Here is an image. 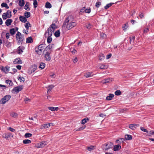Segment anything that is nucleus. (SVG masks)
<instances>
[{"label": "nucleus", "instance_id": "nucleus-38", "mask_svg": "<svg viewBox=\"0 0 154 154\" xmlns=\"http://www.w3.org/2000/svg\"><path fill=\"white\" fill-rule=\"evenodd\" d=\"M113 4H114L113 3H110L108 4H107L105 6L104 8L106 9H107L108 8H109L110 7H111L112 5Z\"/></svg>", "mask_w": 154, "mask_h": 154}, {"label": "nucleus", "instance_id": "nucleus-8", "mask_svg": "<svg viewBox=\"0 0 154 154\" xmlns=\"http://www.w3.org/2000/svg\"><path fill=\"white\" fill-rule=\"evenodd\" d=\"M54 44H50L48 45L46 48H45V50H44L43 53H45V52L46 51H50V52H51L52 51V49Z\"/></svg>", "mask_w": 154, "mask_h": 154}, {"label": "nucleus", "instance_id": "nucleus-33", "mask_svg": "<svg viewBox=\"0 0 154 154\" xmlns=\"http://www.w3.org/2000/svg\"><path fill=\"white\" fill-rule=\"evenodd\" d=\"M94 146H88L87 149L89 151H92L94 149Z\"/></svg>", "mask_w": 154, "mask_h": 154}, {"label": "nucleus", "instance_id": "nucleus-19", "mask_svg": "<svg viewBox=\"0 0 154 154\" xmlns=\"http://www.w3.org/2000/svg\"><path fill=\"white\" fill-rule=\"evenodd\" d=\"M114 95L113 94H109V96L106 97V99L108 100H111L112 99V98L114 97Z\"/></svg>", "mask_w": 154, "mask_h": 154}, {"label": "nucleus", "instance_id": "nucleus-15", "mask_svg": "<svg viewBox=\"0 0 154 154\" xmlns=\"http://www.w3.org/2000/svg\"><path fill=\"white\" fill-rule=\"evenodd\" d=\"M57 26L55 23H52L50 27L49 28L51 30H53L54 32V30L57 28Z\"/></svg>", "mask_w": 154, "mask_h": 154}, {"label": "nucleus", "instance_id": "nucleus-27", "mask_svg": "<svg viewBox=\"0 0 154 154\" xmlns=\"http://www.w3.org/2000/svg\"><path fill=\"white\" fill-rule=\"evenodd\" d=\"M45 66V64L42 62H41L40 63V65L39 66V68H41V69H42L44 68Z\"/></svg>", "mask_w": 154, "mask_h": 154}, {"label": "nucleus", "instance_id": "nucleus-16", "mask_svg": "<svg viewBox=\"0 0 154 154\" xmlns=\"http://www.w3.org/2000/svg\"><path fill=\"white\" fill-rule=\"evenodd\" d=\"M13 20L11 19H8L6 20L5 23L7 26H9L10 25L12 22Z\"/></svg>", "mask_w": 154, "mask_h": 154}, {"label": "nucleus", "instance_id": "nucleus-46", "mask_svg": "<svg viewBox=\"0 0 154 154\" xmlns=\"http://www.w3.org/2000/svg\"><path fill=\"white\" fill-rule=\"evenodd\" d=\"M32 134L29 133H26L25 134L24 136L26 138H28L32 136Z\"/></svg>", "mask_w": 154, "mask_h": 154}, {"label": "nucleus", "instance_id": "nucleus-1", "mask_svg": "<svg viewBox=\"0 0 154 154\" xmlns=\"http://www.w3.org/2000/svg\"><path fill=\"white\" fill-rule=\"evenodd\" d=\"M67 23L66 27L68 30H70L72 28L74 27L76 25V23L73 21V19L72 16H69L66 19L64 22V24H66Z\"/></svg>", "mask_w": 154, "mask_h": 154}, {"label": "nucleus", "instance_id": "nucleus-34", "mask_svg": "<svg viewBox=\"0 0 154 154\" xmlns=\"http://www.w3.org/2000/svg\"><path fill=\"white\" fill-rule=\"evenodd\" d=\"M10 32L12 35H14L16 32V31L14 28H12L10 29Z\"/></svg>", "mask_w": 154, "mask_h": 154}, {"label": "nucleus", "instance_id": "nucleus-43", "mask_svg": "<svg viewBox=\"0 0 154 154\" xmlns=\"http://www.w3.org/2000/svg\"><path fill=\"white\" fill-rule=\"evenodd\" d=\"M33 5L34 8H36L37 7L38 2L36 0H33Z\"/></svg>", "mask_w": 154, "mask_h": 154}, {"label": "nucleus", "instance_id": "nucleus-60", "mask_svg": "<svg viewBox=\"0 0 154 154\" xmlns=\"http://www.w3.org/2000/svg\"><path fill=\"white\" fill-rule=\"evenodd\" d=\"M24 101H25V103H27L28 102H29L30 101V99L28 98H26L25 100Z\"/></svg>", "mask_w": 154, "mask_h": 154}, {"label": "nucleus", "instance_id": "nucleus-44", "mask_svg": "<svg viewBox=\"0 0 154 154\" xmlns=\"http://www.w3.org/2000/svg\"><path fill=\"white\" fill-rule=\"evenodd\" d=\"M6 83L10 85H12L13 82L12 81L10 80H7L5 81Z\"/></svg>", "mask_w": 154, "mask_h": 154}, {"label": "nucleus", "instance_id": "nucleus-4", "mask_svg": "<svg viewBox=\"0 0 154 154\" xmlns=\"http://www.w3.org/2000/svg\"><path fill=\"white\" fill-rule=\"evenodd\" d=\"M45 47V45L44 44H41L39 45L38 47L35 48V52L38 54H41L42 51Z\"/></svg>", "mask_w": 154, "mask_h": 154}, {"label": "nucleus", "instance_id": "nucleus-57", "mask_svg": "<svg viewBox=\"0 0 154 154\" xmlns=\"http://www.w3.org/2000/svg\"><path fill=\"white\" fill-rule=\"evenodd\" d=\"M109 79H107L104 80V81L103 82V83H108L109 82Z\"/></svg>", "mask_w": 154, "mask_h": 154}, {"label": "nucleus", "instance_id": "nucleus-12", "mask_svg": "<svg viewBox=\"0 0 154 154\" xmlns=\"http://www.w3.org/2000/svg\"><path fill=\"white\" fill-rule=\"evenodd\" d=\"M48 143L47 141H43L38 144V148H42L44 147Z\"/></svg>", "mask_w": 154, "mask_h": 154}, {"label": "nucleus", "instance_id": "nucleus-61", "mask_svg": "<svg viewBox=\"0 0 154 154\" xmlns=\"http://www.w3.org/2000/svg\"><path fill=\"white\" fill-rule=\"evenodd\" d=\"M48 109L49 110L52 111H54V107H48Z\"/></svg>", "mask_w": 154, "mask_h": 154}, {"label": "nucleus", "instance_id": "nucleus-48", "mask_svg": "<svg viewBox=\"0 0 154 154\" xmlns=\"http://www.w3.org/2000/svg\"><path fill=\"white\" fill-rule=\"evenodd\" d=\"M125 140V139L124 138H120L119 139H118L116 141V143H118V142H119L121 143L122 142H123V141Z\"/></svg>", "mask_w": 154, "mask_h": 154}, {"label": "nucleus", "instance_id": "nucleus-25", "mask_svg": "<svg viewBox=\"0 0 154 154\" xmlns=\"http://www.w3.org/2000/svg\"><path fill=\"white\" fill-rule=\"evenodd\" d=\"M45 7L47 8H51L52 5L50 2H47L45 3Z\"/></svg>", "mask_w": 154, "mask_h": 154}, {"label": "nucleus", "instance_id": "nucleus-5", "mask_svg": "<svg viewBox=\"0 0 154 154\" xmlns=\"http://www.w3.org/2000/svg\"><path fill=\"white\" fill-rule=\"evenodd\" d=\"M11 98L10 95H8L5 96L0 100V102L1 104H4L8 101Z\"/></svg>", "mask_w": 154, "mask_h": 154}, {"label": "nucleus", "instance_id": "nucleus-39", "mask_svg": "<svg viewBox=\"0 0 154 154\" xmlns=\"http://www.w3.org/2000/svg\"><path fill=\"white\" fill-rule=\"evenodd\" d=\"M10 115L12 117L15 118L17 117L18 114L16 113L13 112L11 113Z\"/></svg>", "mask_w": 154, "mask_h": 154}, {"label": "nucleus", "instance_id": "nucleus-18", "mask_svg": "<svg viewBox=\"0 0 154 154\" xmlns=\"http://www.w3.org/2000/svg\"><path fill=\"white\" fill-rule=\"evenodd\" d=\"M121 146L120 145H115L113 148V150L114 151L119 150L121 148Z\"/></svg>", "mask_w": 154, "mask_h": 154}, {"label": "nucleus", "instance_id": "nucleus-40", "mask_svg": "<svg viewBox=\"0 0 154 154\" xmlns=\"http://www.w3.org/2000/svg\"><path fill=\"white\" fill-rule=\"evenodd\" d=\"M121 94V91L119 90L116 91L115 92V94L117 96L120 95Z\"/></svg>", "mask_w": 154, "mask_h": 154}, {"label": "nucleus", "instance_id": "nucleus-2", "mask_svg": "<svg viewBox=\"0 0 154 154\" xmlns=\"http://www.w3.org/2000/svg\"><path fill=\"white\" fill-rule=\"evenodd\" d=\"M17 41L18 45L22 44L24 40L23 35H22L19 32H17L16 34Z\"/></svg>", "mask_w": 154, "mask_h": 154}, {"label": "nucleus", "instance_id": "nucleus-7", "mask_svg": "<svg viewBox=\"0 0 154 154\" xmlns=\"http://www.w3.org/2000/svg\"><path fill=\"white\" fill-rule=\"evenodd\" d=\"M23 85H19L14 87L12 90V92L14 91V92L18 93L23 89Z\"/></svg>", "mask_w": 154, "mask_h": 154}, {"label": "nucleus", "instance_id": "nucleus-24", "mask_svg": "<svg viewBox=\"0 0 154 154\" xmlns=\"http://www.w3.org/2000/svg\"><path fill=\"white\" fill-rule=\"evenodd\" d=\"M33 42V39L31 37H29L26 38V43H30Z\"/></svg>", "mask_w": 154, "mask_h": 154}, {"label": "nucleus", "instance_id": "nucleus-26", "mask_svg": "<svg viewBox=\"0 0 154 154\" xmlns=\"http://www.w3.org/2000/svg\"><path fill=\"white\" fill-rule=\"evenodd\" d=\"M54 35L56 37H58L60 36V32L59 30H57L54 33Z\"/></svg>", "mask_w": 154, "mask_h": 154}, {"label": "nucleus", "instance_id": "nucleus-42", "mask_svg": "<svg viewBox=\"0 0 154 154\" xmlns=\"http://www.w3.org/2000/svg\"><path fill=\"white\" fill-rule=\"evenodd\" d=\"M85 127L86 126H85V125H84V126L82 125V126H81L79 128L77 129L76 130V131H79L82 130L83 129H84V128H85Z\"/></svg>", "mask_w": 154, "mask_h": 154}, {"label": "nucleus", "instance_id": "nucleus-35", "mask_svg": "<svg viewBox=\"0 0 154 154\" xmlns=\"http://www.w3.org/2000/svg\"><path fill=\"white\" fill-rule=\"evenodd\" d=\"M29 3H27L24 6L25 9L27 11H29L30 9L29 8Z\"/></svg>", "mask_w": 154, "mask_h": 154}, {"label": "nucleus", "instance_id": "nucleus-59", "mask_svg": "<svg viewBox=\"0 0 154 154\" xmlns=\"http://www.w3.org/2000/svg\"><path fill=\"white\" fill-rule=\"evenodd\" d=\"M7 4L6 3L3 2L1 4V6L2 7H5Z\"/></svg>", "mask_w": 154, "mask_h": 154}, {"label": "nucleus", "instance_id": "nucleus-58", "mask_svg": "<svg viewBox=\"0 0 154 154\" xmlns=\"http://www.w3.org/2000/svg\"><path fill=\"white\" fill-rule=\"evenodd\" d=\"M148 133L149 135H153L154 134L153 131H150L149 132H148Z\"/></svg>", "mask_w": 154, "mask_h": 154}, {"label": "nucleus", "instance_id": "nucleus-36", "mask_svg": "<svg viewBox=\"0 0 154 154\" xmlns=\"http://www.w3.org/2000/svg\"><path fill=\"white\" fill-rule=\"evenodd\" d=\"M85 9V7H84L82 9V10H84L86 13H89L91 12V9L90 8L89 9Z\"/></svg>", "mask_w": 154, "mask_h": 154}, {"label": "nucleus", "instance_id": "nucleus-31", "mask_svg": "<svg viewBox=\"0 0 154 154\" xmlns=\"http://www.w3.org/2000/svg\"><path fill=\"white\" fill-rule=\"evenodd\" d=\"M107 66L106 65H103V64H100V68L101 69H105L107 68Z\"/></svg>", "mask_w": 154, "mask_h": 154}, {"label": "nucleus", "instance_id": "nucleus-51", "mask_svg": "<svg viewBox=\"0 0 154 154\" xmlns=\"http://www.w3.org/2000/svg\"><path fill=\"white\" fill-rule=\"evenodd\" d=\"M140 129L141 131H143L144 132H148V130L147 129L144 128L143 127H140Z\"/></svg>", "mask_w": 154, "mask_h": 154}, {"label": "nucleus", "instance_id": "nucleus-21", "mask_svg": "<svg viewBox=\"0 0 154 154\" xmlns=\"http://www.w3.org/2000/svg\"><path fill=\"white\" fill-rule=\"evenodd\" d=\"M50 127V124L48 123L44 124H43L41 126V129H46Z\"/></svg>", "mask_w": 154, "mask_h": 154}, {"label": "nucleus", "instance_id": "nucleus-63", "mask_svg": "<svg viewBox=\"0 0 154 154\" xmlns=\"http://www.w3.org/2000/svg\"><path fill=\"white\" fill-rule=\"evenodd\" d=\"M139 16L140 18H142L144 17V15L143 13H141L139 15Z\"/></svg>", "mask_w": 154, "mask_h": 154}, {"label": "nucleus", "instance_id": "nucleus-23", "mask_svg": "<svg viewBox=\"0 0 154 154\" xmlns=\"http://www.w3.org/2000/svg\"><path fill=\"white\" fill-rule=\"evenodd\" d=\"M125 138L126 140H130L132 139V136L129 134H127L125 135Z\"/></svg>", "mask_w": 154, "mask_h": 154}, {"label": "nucleus", "instance_id": "nucleus-55", "mask_svg": "<svg viewBox=\"0 0 154 154\" xmlns=\"http://www.w3.org/2000/svg\"><path fill=\"white\" fill-rule=\"evenodd\" d=\"M101 37L103 38H105L106 37V35L104 33H102L100 34Z\"/></svg>", "mask_w": 154, "mask_h": 154}, {"label": "nucleus", "instance_id": "nucleus-32", "mask_svg": "<svg viewBox=\"0 0 154 154\" xmlns=\"http://www.w3.org/2000/svg\"><path fill=\"white\" fill-rule=\"evenodd\" d=\"M31 141L30 140L28 139L24 140L23 141V143L25 144H29L31 143Z\"/></svg>", "mask_w": 154, "mask_h": 154}, {"label": "nucleus", "instance_id": "nucleus-45", "mask_svg": "<svg viewBox=\"0 0 154 154\" xmlns=\"http://www.w3.org/2000/svg\"><path fill=\"white\" fill-rule=\"evenodd\" d=\"M86 28L88 29H90L92 27V25L90 23H87L86 24Z\"/></svg>", "mask_w": 154, "mask_h": 154}, {"label": "nucleus", "instance_id": "nucleus-41", "mask_svg": "<svg viewBox=\"0 0 154 154\" xmlns=\"http://www.w3.org/2000/svg\"><path fill=\"white\" fill-rule=\"evenodd\" d=\"M52 38L51 37V36H48V38L47 39V42L48 43H50L52 41Z\"/></svg>", "mask_w": 154, "mask_h": 154}, {"label": "nucleus", "instance_id": "nucleus-49", "mask_svg": "<svg viewBox=\"0 0 154 154\" xmlns=\"http://www.w3.org/2000/svg\"><path fill=\"white\" fill-rule=\"evenodd\" d=\"M30 25V24L29 22L26 23L25 25L26 28L28 29H29V27L31 26H29V25Z\"/></svg>", "mask_w": 154, "mask_h": 154}, {"label": "nucleus", "instance_id": "nucleus-3", "mask_svg": "<svg viewBox=\"0 0 154 154\" xmlns=\"http://www.w3.org/2000/svg\"><path fill=\"white\" fill-rule=\"evenodd\" d=\"M113 146V145L112 143L107 142L103 144L102 146V148L103 150H107L112 148Z\"/></svg>", "mask_w": 154, "mask_h": 154}, {"label": "nucleus", "instance_id": "nucleus-29", "mask_svg": "<svg viewBox=\"0 0 154 154\" xmlns=\"http://www.w3.org/2000/svg\"><path fill=\"white\" fill-rule=\"evenodd\" d=\"M89 120V119L88 118H85L84 119H83L82 120V124H84L86 123L87 121H88Z\"/></svg>", "mask_w": 154, "mask_h": 154}, {"label": "nucleus", "instance_id": "nucleus-11", "mask_svg": "<svg viewBox=\"0 0 154 154\" xmlns=\"http://www.w3.org/2000/svg\"><path fill=\"white\" fill-rule=\"evenodd\" d=\"M10 67L8 66H6L5 67L1 66L0 69L2 71L4 72L5 73H7L9 70Z\"/></svg>", "mask_w": 154, "mask_h": 154}, {"label": "nucleus", "instance_id": "nucleus-14", "mask_svg": "<svg viewBox=\"0 0 154 154\" xmlns=\"http://www.w3.org/2000/svg\"><path fill=\"white\" fill-rule=\"evenodd\" d=\"M13 63L14 64H21L22 62L20 58H17L14 60Z\"/></svg>", "mask_w": 154, "mask_h": 154}, {"label": "nucleus", "instance_id": "nucleus-28", "mask_svg": "<svg viewBox=\"0 0 154 154\" xmlns=\"http://www.w3.org/2000/svg\"><path fill=\"white\" fill-rule=\"evenodd\" d=\"M24 15L26 18H28L30 16V13L29 12H25Z\"/></svg>", "mask_w": 154, "mask_h": 154}, {"label": "nucleus", "instance_id": "nucleus-53", "mask_svg": "<svg viewBox=\"0 0 154 154\" xmlns=\"http://www.w3.org/2000/svg\"><path fill=\"white\" fill-rule=\"evenodd\" d=\"M18 80L20 81V82H21L22 81L23 82H24V81L25 80V79L23 77L20 76L18 78Z\"/></svg>", "mask_w": 154, "mask_h": 154}, {"label": "nucleus", "instance_id": "nucleus-22", "mask_svg": "<svg viewBox=\"0 0 154 154\" xmlns=\"http://www.w3.org/2000/svg\"><path fill=\"white\" fill-rule=\"evenodd\" d=\"M105 57V56L103 54H100L99 56V60L100 61H102L104 59Z\"/></svg>", "mask_w": 154, "mask_h": 154}, {"label": "nucleus", "instance_id": "nucleus-50", "mask_svg": "<svg viewBox=\"0 0 154 154\" xmlns=\"http://www.w3.org/2000/svg\"><path fill=\"white\" fill-rule=\"evenodd\" d=\"M128 26L127 24H125L124 25V26L122 27V28L124 31H125L128 28Z\"/></svg>", "mask_w": 154, "mask_h": 154}, {"label": "nucleus", "instance_id": "nucleus-6", "mask_svg": "<svg viewBox=\"0 0 154 154\" xmlns=\"http://www.w3.org/2000/svg\"><path fill=\"white\" fill-rule=\"evenodd\" d=\"M3 20H5L7 18H10L11 16V12L10 11L8 10L6 13H4L2 15Z\"/></svg>", "mask_w": 154, "mask_h": 154}, {"label": "nucleus", "instance_id": "nucleus-17", "mask_svg": "<svg viewBox=\"0 0 154 154\" xmlns=\"http://www.w3.org/2000/svg\"><path fill=\"white\" fill-rule=\"evenodd\" d=\"M19 18L20 20L23 23H25L27 21V19L25 17L20 16Z\"/></svg>", "mask_w": 154, "mask_h": 154}, {"label": "nucleus", "instance_id": "nucleus-30", "mask_svg": "<svg viewBox=\"0 0 154 154\" xmlns=\"http://www.w3.org/2000/svg\"><path fill=\"white\" fill-rule=\"evenodd\" d=\"M24 0H20L19 2V5L21 7L23 6L24 5Z\"/></svg>", "mask_w": 154, "mask_h": 154}, {"label": "nucleus", "instance_id": "nucleus-56", "mask_svg": "<svg viewBox=\"0 0 154 154\" xmlns=\"http://www.w3.org/2000/svg\"><path fill=\"white\" fill-rule=\"evenodd\" d=\"M8 129L12 132H14L15 131V129L12 128L11 127H9Z\"/></svg>", "mask_w": 154, "mask_h": 154}, {"label": "nucleus", "instance_id": "nucleus-20", "mask_svg": "<svg viewBox=\"0 0 154 154\" xmlns=\"http://www.w3.org/2000/svg\"><path fill=\"white\" fill-rule=\"evenodd\" d=\"M92 73L91 72H88L86 73L84 75V76L86 78L91 77L93 76Z\"/></svg>", "mask_w": 154, "mask_h": 154}, {"label": "nucleus", "instance_id": "nucleus-54", "mask_svg": "<svg viewBox=\"0 0 154 154\" xmlns=\"http://www.w3.org/2000/svg\"><path fill=\"white\" fill-rule=\"evenodd\" d=\"M11 134H5L4 135V137L5 138L7 139L8 138H9L11 136Z\"/></svg>", "mask_w": 154, "mask_h": 154}, {"label": "nucleus", "instance_id": "nucleus-10", "mask_svg": "<svg viewBox=\"0 0 154 154\" xmlns=\"http://www.w3.org/2000/svg\"><path fill=\"white\" fill-rule=\"evenodd\" d=\"M54 31L53 30H51L50 29L48 28L46 32L45 33V36H51L52 33H54Z\"/></svg>", "mask_w": 154, "mask_h": 154}, {"label": "nucleus", "instance_id": "nucleus-47", "mask_svg": "<svg viewBox=\"0 0 154 154\" xmlns=\"http://www.w3.org/2000/svg\"><path fill=\"white\" fill-rule=\"evenodd\" d=\"M129 128L132 130H134L135 128L134 124H130L129 125Z\"/></svg>", "mask_w": 154, "mask_h": 154}, {"label": "nucleus", "instance_id": "nucleus-13", "mask_svg": "<svg viewBox=\"0 0 154 154\" xmlns=\"http://www.w3.org/2000/svg\"><path fill=\"white\" fill-rule=\"evenodd\" d=\"M24 49V47L23 46H20L18 47L17 48V53L18 54H22L23 52V50Z\"/></svg>", "mask_w": 154, "mask_h": 154}, {"label": "nucleus", "instance_id": "nucleus-52", "mask_svg": "<svg viewBox=\"0 0 154 154\" xmlns=\"http://www.w3.org/2000/svg\"><path fill=\"white\" fill-rule=\"evenodd\" d=\"M101 5V3L100 2H98L96 3L95 6L96 7L98 8L100 5Z\"/></svg>", "mask_w": 154, "mask_h": 154}, {"label": "nucleus", "instance_id": "nucleus-9", "mask_svg": "<svg viewBox=\"0 0 154 154\" xmlns=\"http://www.w3.org/2000/svg\"><path fill=\"white\" fill-rule=\"evenodd\" d=\"M50 51H46L45 53H43L44 54L45 59L47 61H49L51 59V57L50 55Z\"/></svg>", "mask_w": 154, "mask_h": 154}, {"label": "nucleus", "instance_id": "nucleus-37", "mask_svg": "<svg viewBox=\"0 0 154 154\" xmlns=\"http://www.w3.org/2000/svg\"><path fill=\"white\" fill-rule=\"evenodd\" d=\"M33 67L32 68V69H31V73L34 72L35 71L36 69L37 66L36 65H34L32 66Z\"/></svg>", "mask_w": 154, "mask_h": 154}, {"label": "nucleus", "instance_id": "nucleus-62", "mask_svg": "<svg viewBox=\"0 0 154 154\" xmlns=\"http://www.w3.org/2000/svg\"><path fill=\"white\" fill-rule=\"evenodd\" d=\"M10 35V34L9 33L7 32L6 33V37L7 39H8L9 38Z\"/></svg>", "mask_w": 154, "mask_h": 154}, {"label": "nucleus", "instance_id": "nucleus-64", "mask_svg": "<svg viewBox=\"0 0 154 154\" xmlns=\"http://www.w3.org/2000/svg\"><path fill=\"white\" fill-rule=\"evenodd\" d=\"M16 67L18 69L20 70L21 69V66L19 65L16 66Z\"/></svg>", "mask_w": 154, "mask_h": 154}]
</instances>
